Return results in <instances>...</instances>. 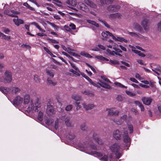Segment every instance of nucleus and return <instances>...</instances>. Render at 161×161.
<instances>
[{
	"label": "nucleus",
	"mask_w": 161,
	"mask_h": 161,
	"mask_svg": "<svg viewBox=\"0 0 161 161\" xmlns=\"http://www.w3.org/2000/svg\"><path fill=\"white\" fill-rule=\"evenodd\" d=\"M80 150L84 151L89 154L92 155H95L96 156L100 157L103 156L102 153L95 151H90L89 150L90 148L93 149H97V147L94 144H90L89 146L87 143L83 142L82 143L79 144L78 145Z\"/></svg>",
	"instance_id": "obj_1"
},
{
	"label": "nucleus",
	"mask_w": 161,
	"mask_h": 161,
	"mask_svg": "<svg viewBox=\"0 0 161 161\" xmlns=\"http://www.w3.org/2000/svg\"><path fill=\"white\" fill-rule=\"evenodd\" d=\"M42 105L40 101L38 98H36L34 102V105L33 101H31V104H30L27 108V110L29 111L38 112L40 109Z\"/></svg>",
	"instance_id": "obj_2"
},
{
	"label": "nucleus",
	"mask_w": 161,
	"mask_h": 161,
	"mask_svg": "<svg viewBox=\"0 0 161 161\" xmlns=\"http://www.w3.org/2000/svg\"><path fill=\"white\" fill-rule=\"evenodd\" d=\"M110 149L112 152L115 153L117 158H119L121 156V154L118 153L121 149L120 144L119 143H114L110 146Z\"/></svg>",
	"instance_id": "obj_3"
},
{
	"label": "nucleus",
	"mask_w": 161,
	"mask_h": 161,
	"mask_svg": "<svg viewBox=\"0 0 161 161\" xmlns=\"http://www.w3.org/2000/svg\"><path fill=\"white\" fill-rule=\"evenodd\" d=\"M1 81L5 83H9L12 80V72L8 70H6L4 76L0 78Z\"/></svg>",
	"instance_id": "obj_4"
},
{
	"label": "nucleus",
	"mask_w": 161,
	"mask_h": 161,
	"mask_svg": "<svg viewBox=\"0 0 161 161\" xmlns=\"http://www.w3.org/2000/svg\"><path fill=\"white\" fill-rule=\"evenodd\" d=\"M123 137L124 142L125 143H127V146H128L130 144V139L129 137L128 136V133L126 130V128H125L124 127H123Z\"/></svg>",
	"instance_id": "obj_5"
},
{
	"label": "nucleus",
	"mask_w": 161,
	"mask_h": 161,
	"mask_svg": "<svg viewBox=\"0 0 161 161\" xmlns=\"http://www.w3.org/2000/svg\"><path fill=\"white\" fill-rule=\"evenodd\" d=\"M23 97L20 95H18L14 98L12 103L15 106H20L23 104Z\"/></svg>",
	"instance_id": "obj_6"
},
{
	"label": "nucleus",
	"mask_w": 161,
	"mask_h": 161,
	"mask_svg": "<svg viewBox=\"0 0 161 161\" xmlns=\"http://www.w3.org/2000/svg\"><path fill=\"white\" fill-rule=\"evenodd\" d=\"M4 14L7 15L12 17H17V14H19V12L14 10H9L8 9L5 10L3 12Z\"/></svg>",
	"instance_id": "obj_7"
},
{
	"label": "nucleus",
	"mask_w": 161,
	"mask_h": 161,
	"mask_svg": "<svg viewBox=\"0 0 161 161\" xmlns=\"http://www.w3.org/2000/svg\"><path fill=\"white\" fill-rule=\"evenodd\" d=\"M23 105L25 106L27 105L29 103L31 104V102L32 101L30 98V96L29 94L25 93L23 96Z\"/></svg>",
	"instance_id": "obj_8"
},
{
	"label": "nucleus",
	"mask_w": 161,
	"mask_h": 161,
	"mask_svg": "<svg viewBox=\"0 0 161 161\" xmlns=\"http://www.w3.org/2000/svg\"><path fill=\"white\" fill-rule=\"evenodd\" d=\"M115 108H107L106 111L108 112V115L112 116H117L119 115V111L116 110Z\"/></svg>",
	"instance_id": "obj_9"
},
{
	"label": "nucleus",
	"mask_w": 161,
	"mask_h": 161,
	"mask_svg": "<svg viewBox=\"0 0 161 161\" xmlns=\"http://www.w3.org/2000/svg\"><path fill=\"white\" fill-rule=\"evenodd\" d=\"M46 113L49 115H51L55 114V110L53 106L49 104L47 105Z\"/></svg>",
	"instance_id": "obj_10"
},
{
	"label": "nucleus",
	"mask_w": 161,
	"mask_h": 161,
	"mask_svg": "<svg viewBox=\"0 0 161 161\" xmlns=\"http://www.w3.org/2000/svg\"><path fill=\"white\" fill-rule=\"evenodd\" d=\"M78 8L80 9L85 11L86 12H88L89 9L83 3L79 2L78 3Z\"/></svg>",
	"instance_id": "obj_11"
},
{
	"label": "nucleus",
	"mask_w": 161,
	"mask_h": 161,
	"mask_svg": "<svg viewBox=\"0 0 161 161\" xmlns=\"http://www.w3.org/2000/svg\"><path fill=\"white\" fill-rule=\"evenodd\" d=\"M82 105L83 108L86 111L91 110L93 109L95 107V106L93 104H87L85 103H82Z\"/></svg>",
	"instance_id": "obj_12"
},
{
	"label": "nucleus",
	"mask_w": 161,
	"mask_h": 161,
	"mask_svg": "<svg viewBox=\"0 0 161 161\" xmlns=\"http://www.w3.org/2000/svg\"><path fill=\"white\" fill-rule=\"evenodd\" d=\"M120 8L119 5H110L107 7V10L110 12H115L117 11Z\"/></svg>",
	"instance_id": "obj_13"
},
{
	"label": "nucleus",
	"mask_w": 161,
	"mask_h": 161,
	"mask_svg": "<svg viewBox=\"0 0 161 161\" xmlns=\"http://www.w3.org/2000/svg\"><path fill=\"white\" fill-rule=\"evenodd\" d=\"M21 89L17 86H14L10 88V93L16 94H17L21 91Z\"/></svg>",
	"instance_id": "obj_14"
},
{
	"label": "nucleus",
	"mask_w": 161,
	"mask_h": 161,
	"mask_svg": "<svg viewBox=\"0 0 161 161\" xmlns=\"http://www.w3.org/2000/svg\"><path fill=\"white\" fill-rule=\"evenodd\" d=\"M121 134H120L119 130H117L114 131L113 133V136L116 140H119L121 138Z\"/></svg>",
	"instance_id": "obj_15"
},
{
	"label": "nucleus",
	"mask_w": 161,
	"mask_h": 161,
	"mask_svg": "<svg viewBox=\"0 0 161 161\" xmlns=\"http://www.w3.org/2000/svg\"><path fill=\"white\" fill-rule=\"evenodd\" d=\"M148 20L147 19H144L141 22V25L143 27L144 30L147 31L148 29Z\"/></svg>",
	"instance_id": "obj_16"
},
{
	"label": "nucleus",
	"mask_w": 161,
	"mask_h": 161,
	"mask_svg": "<svg viewBox=\"0 0 161 161\" xmlns=\"http://www.w3.org/2000/svg\"><path fill=\"white\" fill-rule=\"evenodd\" d=\"M0 91L6 95L10 93V88L6 87H1L0 88Z\"/></svg>",
	"instance_id": "obj_17"
},
{
	"label": "nucleus",
	"mask_w": 161,
	"mask_h": 161,
	"mask_svg": "<svg viewBox=\"0 0 161 161\" xmlns=\"http://www.w3.org/2000/svg\"><path fill=\"white\" fill-rule=\"evenodd\" d=\"M143 103L147 105H149L151 104L152 99L150 97H143L142 98Z\"/></svg>",
	"instance_id": "obj_18"
},
{
	"label": "nucleus",
	"mask_w": 161,
	"mask_h": 161,
	"mask_svg": "<svg viewBox=\"0 0 161 161\" xmlns=\"http://www.w3.org/2000/svg\"><path fill=\"white\" fill-rule=\"evenodd\" d=\"M150 66L153 68L152 69L155 71H159L161 73V67L159 65L155 64L153 63L150 64Z\"/></svg>",
	"instance_id": "obj_19"
},
{
	"label": "nucleus",
	"mask_w": 161,
	"mask_h": 161,
	"mask_svg": "<svg viewBox=\"0 0 161 161\" xmlns=\"http://www.w3.org/2000/svg\"><path fill=\"white\" fill-rule=\"evenodd\" d=\"M134 29L138 32L140 33H142L143 31L142 27L139 24H136L134 25Z\"/></svg>",
	"instance_id": "obj_20"
},
{
	"label": "nucleus",
	"mask_w": 161,
	"mask_h": 161,
	"mask_svg": "<svg viewBox=\"0 0 161 161\" xmlns=\"http://www.w3.org/2000/svg\"><path fill=\"white\" fill-rule=\"evenodd\" d=\"M13 21L17 26H19L20 25L23 24L24 23L23 20L20 19H13Z\"/></svg>",
	"instance_id": "obj_21"
},
{
	"label": "nucleus",
	"mask_w": 161,
	"mask_h": 161,
	"mask_svg": "<svg viewBox=\"0 0 161 161\" xmlns=\"http://www.w3.org/2000/svg\"><path fill=\"white\" fill-rule=\"evenodd\" d=\"M65 123L67 126L72 127L73 126V124L70 121V119L69 117H68L65 118Z\"/></svg>",
	"instance_id": "obj_22"
},
{
	"label": "nucleus",
	"mask_w": 161,
	"mask_h": 161,
	"mask_svg": "<svg viewBox=\"0 0 161 161\" xmlns=\"http://www.w3.org/2000/svg\"><path fill=\"white\" fill-rule=\"evenodd\" d=\"M112 158V156L111 155L109 156V158L107 155H104L103 157L99 158V159L103 161H111Z\"/></svg>",
	"instance_id": "obj_23"
},
{
	"label": "nucleus",
	"mask_w": 161,
	"mask_h": 161,
	"mask_svg": "<svg viewBox=\"0 0 161 161\" xmlns=\"http://www.w3.org/2000/svg\"><path fill=\"white\" fill-rule=\"evenodd\" d=\"M101 34L103 37L105 38H108L109 36H112L113 37V36L112 33L107 31L103 32Z\"/></svg>",
	"instance_id": "obj_24"
},
{
	"label": "nucleus",
	"mask_w": 161,
	"mask_h": 161,
	"mask_svg": "<svg viewBox=\"0 0 161 161\" xmlns=\"http://www.w3.org/2000/svg\"><path fill=\"white\" fill-rule=\"evenodd\" d=\"M113 38L114 39L115 41H119L121 42H127V40L124 39L122 37H117V38H116L114 35L113 36Z\"/></svg>",
	"instance_id": "obj_25"
},
{
	"label": "nucleus",
	"mask_w": 161,
	"mask_h": 161,
	"mask_svg": "<svg viewBox=\"0 0 161 161\" xmlns=\"http://www.w3.org/2000/svg\"><path fill=\"white\" fill-rule=\"evenodd\" d=\"M84 2L88 5L89 6L92 8H95L96 7V5L90 1L85 0Z\"/></svg>",
	"instance_id": "obj_26"
},
{
	"label": "nucleus",
	"mask_w": 161,
	"mask_h": 161,
	"mask_svg": "<svg viewBox=\"0 0 161 161\" xmlns=\"http://www.w3.org/2000/svg\"><path fill=\"white\" fill-rule=\"evenodd\" d=\"M66 3L69 5H71L72 6H75L77 4L76 0H68Z\"/></svg>",
	"instance_id": "obj_27"
},
{
	"label": "nucleus",
	"mask_w": 161,
	"mask_h": 161,
	"mask_svg": "<svg viewBox=\"0 0 161 161\" xmlns=\"http://www.w3.org/2000/svg\"><path fill=\"white\" fill-rule=\"evenodd\" d=\"M129 34L132 36H134L135 38L137 39L139 38L140 37L142 38L144 37L142 36L139 35L133 32H129Z\"/></svg>",
	"instance_id": "obj_28"
},
{
	"label": "nucleus",
	"mask_w": 161,
	"mask_h": 161,
	"mask_svg": "<svg viewBox=\"0 0 161 161\" xmlns=\"http://www.w3.org/2000/svg\"><path fill=\"white\" fill-rule=\"evenodd\" d=\"M47 84L48 85L54 86L57 84V83L56 82L53 81L49 78H47Z\"/></svg>",
	"instance_id": "obj_29"
},
{
	"label": "nucleus",
	"mask_w": 161,
	"mask_h": 161,
	"mask_svg": "<svg viewBox=\"0 0 161 161\" xmlns=\"http://www.w3.org/2000/svg\"><path fill=\"white\" fill-rule=\"evenodd\" d=\"M134 103L138 105V106L140 108L142 111H143L144 110V107L141 103L138 101H135L134 102Z\"/></svg>",
	"instance_id": "obj_30"
},
{
	"label": "nucleus",
	"mask_w": 161,
	"mask_h": 161,
	"mask_svg": "<svg viewBox=\"0 0 161 161\" xmlns=\"http://www.w3.org/2000/svg\"><path fill=\"white\" fill-rule=\"evenodd\" d=\"M92 85L95 86L96 84L94 83L92 80L88 76L84 74H81Z\"/></svg>",
	"instance_id": "obj_31"
},
{
	"label": "nucleus",
	"mask_w": 161,
	"mask_h": 161,
	"mask_svg": "<svg viewBox=\"0 0 161 161\" xmlns=\"http://www.w3.org/2000/svg\"><path fill=\"white\" fill-rule=\"evenodd\" d=\"M71 98L76 101L81 100L82 99V97L80 96L76 95H72Z\"/></svg>",
	"instance_id": "obj_32"
},
{
	"label": "nucleus",
	"mask_w": 161,
	"mask_h": 161,
	"mask_svg": "<svg viewBox=\"0 0 161 161\" xmlns=\"http://www.w3.org/2000/svg\"><path fill=\"white\" fill-rule=\"evenodd\" d=\"M95 57L98 59L103 61H108V59L101 55L97 56Z\"/></svg>",
	"instance_id": "obj_33"
},
{
	"label": "nucleus",
	"mask_w": 161,
	"mask_h": 161,
	"mask_svg": "<svg viewBox=\"0 0 161 161\" xmlns=\"http://www.w3.org/2000/svg\"><path fill=\"white\" fill-rule=\"evenodd\" d=\"M100 85L101 86L107 89H110L111 88V86L105 82H101Z\"/></svg>",
	"instance_id": "obj_34"
},
{
	"label": "nucleus",
	"mask_w": 161,
	"mask_h": 161,
	"mask_svg": "<svg viewBox=\"0 0 161 161\" xmlns=\"http://www.w3.org/2000/svg\"><path fill=\"white\" fill-rule=\"evenodd\" d=\"M120 15L118 13H115L114 14H110L109 15V17L111 19L118 18L120 17Z\"/></svg>",
	"instance_id": "obj_35"
},
{
	"label": "nucleus",
	"mask_w": 161,
	"mask_h": 161,
	"mask_svg": "<svg viewBox=\"0 0 161 161\" xmlns=\"http://www.w3.org/2000/svg\"><path fill=\"white\" fill-rule=\"evenodd\" d=\"M87 21L90 24L92 25H94L97 27H99L98 24V23H97L94 21H92L90 20H87Z\"/></svg>",
	"instance_id": "obj_36"
},
{
	"label": "nucleus",
	"mask_w": 161,
	"mask_h": 161,
	"mask_svg": "<svg viewBox=\"0 0 161 161\" xmlns=\"http://www.w3.org/2000/svg\"><path fill=\"white\" fill-rule=\"evenodd\" d=\"M34 80L37 83H39L41 81V79L39 78V76L36 75H34Z\"/></svg>",
	"instance_id": "obj_37"
},
{
	"label": "nucleus",
	"mask_w": 161,
	"mask_h": 161,
	"mask_svg": "<svg viewBox=\"0 0 161 161\" xmlns=\"http://www.w3.org/2000/svg\"><path fill=\"white\" fill-rule=\"evenodd\" d=\"M107 54L108 55H111L114 56L115 55V52L114 51H111L109 49H107L106 50Z\"/></svg>",
	"instance_id": "obj_38"
},
{
	"label": "nucleus",
	"mask_w": 161,
	"mask_h": 161,
	"mask_svg": "<svg viewBox=\"0 0 161 161\" xmlns=\"http://www.w3.org/2000/svg\"><path fill=\"white\" fill-rule=\"evenodd\" d=\"M46 72L47 75L51 78H53L54 76V73L48 69H47Z\"/></svg>",
	"instance_id": "obj_39"
},
{
	"label": "nucleus",
	"mask_w": 161,
	"mask_h": 161,
	"mask_svg": "<svg viewBox=\"0 0 161 161\" xmlns=\"http://www.w3.org/2000/svg\"><path fill=\"white\" fill-rule=\"evenodd\" d=\"M44 49L51 57H56V56L55 55H54L47 48L45 47H44Z\"/></svg>",
	"instance_id": "obj_40"
},
{
	"label": "nucleus",
	"mask_w": 161,
	"mask_h": 161,
	"mask_svg": "<svg viewBox=\"0 0 161 161\" xmlns=\"http://www.w3.org/2000/svg\"><path fill=\"white\" fill-rule=\"evenodd\" d=\"M39 112L38 114V119L40 121H42L43 120V114L41 111L39 110Z\"/></svg>",
	"instance_id": "obj_41"
},
{
	"label": "nucleus",
	"mask_w": 161,
	"mask_h": 161,
	"mask_svg": "<svg viewBox=\"0 0 161 161\" xmlns=\"http://www.w3.org/2000/svg\"><path fill=\"white\" fill-rule=\"evenodd\" d=\"M112 120L114 122H115L116 124L119 125L122 124L124 121L123 120H122V119H121V118H120V119L118 120H116L115 119H112Z\"/></svg>",
	"instance_id": "obj_42"
},
{
	"label": "nucleus",
	"mask_w": 161,
	"mask_h": 161,
	"mask_svg": "<svg viewBox=\"0 0 161 161\" xmlns=\"http://www.w3.org/2000/svg\"><path fill=\"white\" fill-rule=\"evenodd\" d=\"M48 24L51 26H52L55 29H56V30H58L59 28V27L58 26L56 25L53 23L49 22Z\"/></svg>",
	"instance_id": "obj_43"
},
{
	"label": "nucleus",
	"mask_w": 161,
	"mask_h": 161,
	"mask_svg": "<svg viewBox=\"0 0 161 161\" xmlns=\"http://www.w3.org/2000/svg\"><path fill=\"white\" fill-rule=\"evenodd\" d=\"M127 128L128 130L130 131V133H132L133 132V125L130 124H128L127 125Z\"/></svg>",
	"instance_id": "obj_44"
},
{
	"label": "nucleus",
	"mask_w": 161,
	"mask_h": 161,
	"mask_svg": "<svg viewBox=\"0 0 161 161\" xmlns=\"http://www.w3.org/2000/svg\"><path fill=\"white\" fill-rule=\"evenodd\" d=\"M81 130L84 131H86L87 130V128L85 124H82L80 126Z\"/></svg>",
	"instance_id": "obj_45"
},
{
	"label": "nucleus",
	"mask_w": 161,
	"mask_h": 161,
	"mask_svg": "<svg viewBox=\"0 0 161 161\" xmlns=\"http://www.w3.org/2000/svg\"><path fill=\"white\" fill-rule=\"evenodd\" d=\"M109 64H119V62L115 60H110L109 62Z\"/></svg>",
	"instance_id": "obj_46"
},
{
	"label": "nucleus",
	"mask_w": 161,
	"mask_h": 161,
	"mask_svg": "<svg viewBox=\"0 0 161 161\" xmlns=\"http://www.w3.org/2000/svg\"><path fill=\"white\" fill-rule=\"evenodd\" d=\"M135 53L136 54H137L138 55L141 57H144L145 56V54L142 53L140 51L137 50V51H135Z\"/></svg>",
	"instance_id": "obj_47"
},
{
	"label": "nucleus",
	"mask_w": 161,
	"mask_h": 161,
	"mask_svg": "<svg viewBox=\"0 0 161 161\" xmlns=\"http://www.w3.org/2000/svg\"><path fill=\"white\" fill-rule=\"evenodd\" d=\"M54 120L53 119H48L46 121V123L48 125H51L53 122Z\"/></svg>",
	"instance_id": "obj_48"
},
{
	"label": "nucleus",
	"mask_w": 161,
	"mask_h": 161,
	"mask_svg": "<svg viewBox=\"0 0 161 161\" xmlns=\"http://www.w3.org/2000/svg\"><path fill=\"white\" fill-rule=\"evenodd\" d=\"M71 66L75 70L77 71H79V70L78 69L77 67L76 66L75 64L69 62Z\"/></svg>",
	"instance_id": "obj_49"
},
{
	"label": "nucleus",
	"mask_w": 161,
	"mask_h": 161,
	"mask_svg": "<svg viewBox=\"0 0 161 161\" xmlns=\"http://www.w3.org/2000/svg\"><path fill=\"white\" fill-rule=\"evenodd\" d=\"M114 84L115 85H116L118 86H119V87H122V88H127L126 86H125L122 85L120 83H119L115 82Z\"/></svg>",
	"instance_id": "obj_50"
},
{
	"label": "nucleus",
	"mask_w": 161,
	"mask_h": 161,
	"mask_svg": "<svg viewBox=\"0 0 161 161\" xmlns=\"http://www.w3.org/2000/svg\"><path fill=\"white\" fill-rule=\"evenodd\" d=\"M126 93L127 95L130 97H134L136 96V94L135 93H132L129 91H126Z\"/></svg>",
	"instance_id": "obj_51"
},
{
	"label": "nucleus",
	"mask_w": 161,
	"mask_h": 161,
	"mask_svg": "<svg viewBox=\"0 0 161 161\" xmlns=\"http://www.w3.org/2000/svg\"><path fill=\"white\" fill-rule=\"evenodd\" d=\"M2 29L3 31L6 34H8L10 32V30L8 29L5 27H3Z\"/></svg>",
	"instance_id": "obj_52"
},
{
	"label": "nucleus",
	"mask_w": 161,
	"mask_h": 161,
	"mask_svg": "<svg viewBox=\"0 0 161 161\" xmlns=\"http://www.w3.org/2000/svg\"><path fill=\"white\" fill-rule=\"evenodd\" d=\"M80 103L79 102H75V104L77 110L81 108V105L80 104Z\"/></svg>",
	"instance_id": "obj_53"
},
{
	"label": "nucleus",
	"mask_w": 161,
	"mask_h": 161,
	"mask_svg": "<svg viewBox=\"0 0 161 161\" xmlns=\"http://www.w3.org/2000/svg\"><path fill=\"white\" fill-rule=\"evenodd\" d=\"M73 106L71 105H69L66 106L65 108V110L67 111L70 110L72 108Z\"/></svg>",
	"instance_id": "obj_54"
},
{
	"label": "nucleus",
	"mask_w": 161,
	"mask_h": 161,
	"mask_svg": "<svg viewBox=\"0 0 161 161\" xmlns=\"http://www.w3.org/2000/svg\"><path fill=\"white\" fill-rule=\"evenodd\" d=\"M64 28L65 29V30L69 32H71L72 31L71 30V29L70 28V27L68 26L67 25H65L64 26Z\"/></svg>",
	"instance_id": "obj_55"
},
{
	"label": "nucleus",
	"mask_w": 161,
	"mask_h": 161,
	"mask_svg": "<svg viewBox=\"0 0 161 161\" xmlns=\"http://www.w3.org/2000/svg\"><path fill=\"white\" fill-rule=\"evenodd\" d=\"M21 46L22 47L24 48H26L27 49H30L31 47L29 45L26 44H22L21 45Z\"/></svg>",
	"instance_id": "obj_56"
},
{
	"label": "nucleus",
	"mask_w": 161,
	"mask_h": 161,
	"mask_svg": "<svg viewBox=\"0 0 161 161\" xmlns=\"http://www.w3.org/2000/svg\"><path fill=\"white\" fill-rule=\"evenodd\" d=\"M59 123V120L58 119H57L55 123V128L56 130H57L58 127V125Z\"/></svg>",
	"instance_id": "obj_57"
},
{
	"label": "nucleus",
	"mask_w": 161,
	"mask_h": 161,
	"mask_svg": "<svg viewBox=\"0 0 161 161\" xmlns=\"http://www.w3.org/2000/svg\"><path fill=\"white\" fill-rule=\"evenodd\" d=\"M99 20V21L102 22L103 24L105 25V26H106V27L108 28H110L109 25L105 21L102 20Z\"/></svg>",
	"instance_id": "obj_58"
},
{
	"label": "nucleus",
	"mask_w": 161,
	"mask_h": 161,
	"mask_svg": "<svg viewBox=\"0 0 161 161\" xmlns=\"http://www.w3.org/2000/svg\"><path fill=\"white\" fill-rule=\"evenodd\" d=\"M69 71L73 73L74 74H75L76 75H78V76H79L80 75V74L78 72H77L78 71H76L74 70H73V69H70L69 70Z\"/></svg>",
	"instance_id": "obj_59"
},
{
	"label": "nucleus",
	"mask_w": 161,
	"mask_h": 161,
	"mask_svg": "<svg viewBox=\"0 0 161 161\" xmlns=\"http://www.w3.org/2000/svg\"><path fill=\"white\" fill-rule=\"evenodd\" d=\"M131 111L134 113L135 115H137L139 114L138 111L134 108H132L131 109Z\"/></svg>",
	"instance_id": "obj_60"
},
{
	"label": "nucleus",
	"mask_w": 161,
	"mask_h": 161,
	"mask_svg": "<svg viewBox=\"0 0 161 161\" xmlns=\"http://www.w3.org/2000/svg\"><path fill=\"white\" fill-rule=\"evenodd\" d=\"M130 80L132 81L135 82L136 83H138V81L134 78H130Z\"/></svg>",
	"instance_id": "obj_61"
},
{
	"label": "nucleus",
	"mask_w": 161,
	"mask_h": 161,
	"mask_svg": "<svg viewBox=\"0 0 161 161\" xmlns=\"http://www.w3.org/2000/svg\"><path fill=\"white\" fill-rule=\"evenodd\" d=\"M86 64L89 67L92 69V70L94 73H96V70L91 65H90L89 64L86 63Z\"/></svg>",
	"instance_id": "obj_62"
},
{
	"label": "nucleus",
	"mask_w": 161,
	"mask_h": 161,
	"mask_svg": "<svg viewBox=\"0 0 161 161\" xmlns=\"http://www.w3.org/2000/svg\"><path fill=\"white\" fill-rule=\"evenodd\" d=\"M93 137L94 139L96 141L99 138L98 135L96 134H94L93 135Z\"/></svg>",
	"instance_id": "obj_63"
},
{
	"label": "nucleus",
	"mask_w": 161,
	"mask_h": 161,
	"mask_svg": "<svg viewBox=\"0 0 161 161\" xmlns=\"http://www.w3.org/2000/svg\"><path fill=\"white\" fill-rule=\"evenodd\" d=\"M75 136L74 134H69V138L71 140L75 138Z\"/></svg>",
	"instance_id": "obj_64"
}]
</instances>
